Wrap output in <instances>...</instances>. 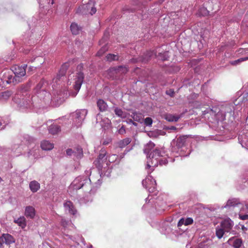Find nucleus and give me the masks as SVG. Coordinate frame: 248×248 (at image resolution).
<instances>
[{"instance_id":"obj_24","label":"nucleus","mask_w":248,"mask_h":248,"mask_svg":"<svg viewBox=\"0 0 248 248\" xmlns=\"http://www.w3.org/2000/svg\"><path fill=\"white\" fill-rule=\"evenodd\" d=\"M14 221L22 228H24L26 226V219L24 217H21Z\"/></svg>"},{"instance_id":"obj_38","label":"nucleus","mask_w":248,"mask_h":248,"mask_svg":"<svg viewBox=\"0 0 248 248\" xmlns=\"http://www.w3.org/2000/svg\"><path fill=\"white\" fill-rule=\"evenodd\" d=\"M153 123V120L150 117H147L144 119V124L147 126L151 125Z\"/></svg>"},{"instance_id":"obj_11","label":"nucleus","mask_w":248,"mask_h":248,"mask_svg":"<svg viewBox=\"0 0 248 248\" xmlns=\"http://www.w3.org/2000/svg\"><path fill=\"white\" fill-rule=\"evenodd\" d=\"M25 215L27 217L33 218L35 215V210L31 206H28L25 208Z\"/></svg>"},{"instance_id":"obj_13","label":"nucleus","mask_w":248,"mask_h":248,"mask_svg":"<svg viewBox=\"0 0 248 248\" xmlns=\"http://www.w3.org/2000/svg\"><path fill=\"white\" fill-rule=\"evenodd\" d=\"M131 139L126 138L117 142V146L120 148H124L131 142Z\"/></svg>"},{"instance_id":"obj_26","label":"nucleus","mask_w":248,"mask_h":248,"mask_svg":"<svg viewBox=\"0 0 248 248\" xmlns=\"http://www.w3.org/2000/svg\"><path fill=\"white\" fill-rule=\"evenodd\" d=\"M70 30L71 31L73 35H77L78 34V24L75 22H73L71 23L70 26Z\"/></svg>"},{"instance_id":"obj_52","label":"nucleus","mask_w":248,"mask_h":248,"mask_svg":"<svg viewBox=\"0 0 248 248\" xmlns=\"http://www.w3.org/2000/svg\"><path fill=\"white\" fill-rule=\"evenodd\" d=\"M61 222H62V225L63 226H65V225H67V222L65 220H64L63 219H62Z\"/></svg>"},{"instance_id":"obj_4","label":"nucleus","mask_w":248,"mask_h":248,"mask_svg":"<svg viewBox=\"0 0 248 248\" xmlns=\"http://www.w3.org/2000/svg\"><path fill=\"white\" fill-rule=\"evenodd\" d=\"M3 74L1 80L3 84L6 83L7 84H10L13 83L14 84H16L21 81L20 78H16L15 76H13L11 75V71L10 70H5L3 71Z\"/></svg>"},{"instance_id":"obj_41","label":"nucleus","mask_w":248,"mask_h":248,"mask_svg":"<svg viewBox=\"0 0 248 248\" xmlns=\"http://www.w3.org/2000/svg\"><path fill=\"white\" fill-rule=\"evenodd\" d=\"M185 226H188L191 225L193 223V219L191 217H187L185 219Z\"/></svg>"},{"instance_id":"obj_18","label":"nucleus","mask_w":248,"mask_h":248,"mask_svg":"<svg viewBox=\"0 0 248 248\" xmlns=\"http://www.w3.org/2000/svg\"><path fill=\"white\" fill-rule=\"evenodd\" d=\"M64 207L66 210L68 211L69 213L72 215L76 214V211L73 209L72 203L70 201H67L64 203Z\"/></svg>"},{"instance_id":"obj_63","label":"nucleus","mask_w":248,"mask_h":248,"mask_svg":"<svg viewBox=\"0 0 248 248\" xmlns=\"http://www.w3.org/2000/svg\"><path fill=\"white\" fill-rule=\"evenodd\" d=\"M2 181V179H1V178L0 177V183Z\"/></svg>"},{"instance_id":"obj_31","label":"nucleus","mask_w":248,"mask_h":248,"mask_svg":"<svg viewBox=\"0 0 248 248\" xmlns=\"http://www.w3.org/2000/svg\"><path fill=\"white\" fill-rule=\"evenodd\" d=\"M23 139H24V140L27 143H29V144L33 142V141L34 140V139L32 137H31L28 135H25L23 137Z\"/></svg>"},{"instance_id":"obj_17","label":"nucleus","mask_w":248,"mask_h":248,"mask_svg":"<svg viewBox=\"0 0 248 248\" xmlns=\"http://www.w3.org/2000/svg\"><path fill=\"white\" fill-rule=\"evenodd\" d=\"M97 106L100 111H105L107 110L108 105L102 99H99L97 102Z\"/></svg>"},{"instance_id":"obj_25","label":"nucleus","mask_w":248,"mask_h":248,"mask_svg":"<svg viewBox=\"0 0 248 248\" xmlns=\"http://www.w3.org/2000/svg\"><path fill=\"white\" fill-rule=\"evenodd\" d=\"M12 95L11 91H7L0 93V99L7 100Z\"/></svg>"},{"instance_id":"obj_43","label":"nucleus","mask_w":248,"mask_h":248,"mask_svg":"<svg viewBox=\"0 0 248 248\" xmlns=\"http://www.w3.org/2000/svg\"><path fill=\"white\" fill-rule=\"evenodd\" d=\"M185 218H181L178 221V224H177V226L178 227H181L183 225H185Z\"/></svg>"},{"instance_id":"obj_6","label":"nucleus","mask_w":248,"mask_h":248,"mask_svg":"<svg viewBox=\"0 0 248 248\" xmlns=\"http://www.w3.org/2000/svg\"><path fill=\"white\" fill-rule=\"evenodd\" d=\"M83 12L85 14L93 15L96 12V9L95 7V2L94 0H90L89 2L83 6Z\"/></svg>"},{"instance_id":"obj_46","label":"nucleus","mask_w":248,"mask_h":248,"mask_svg":"<svg viewBox=\"0 0 248 248\" xmlns=\"http://www.w3.org/2000/svg\"><path fill=\"white\" fill-rule=\"evenodd\" d=\"M111 142V139H107L105 140L102 142V144L104 145H107L109 143H110Z\"/></svg>"},{"instance_id":"obj_12","label":"nucleus","mask_w":248,"mask_h":248,"mask_svg":"<svg viewBox=\"0 0 248 248\" xmlns=\"http://www.w3.org/2000/svg\"><path fill=\"white\" fill-rule=\"evenodd\" d=\"M41 147L43 150L50 151L54 148V144L48 140H44L41 143Z\"/></svg>"},{"instance_id":"obj_57","label":"nucleus","mask_w":248,"mask_h":248,"mask_svg":"<svg viewBox=\"0 0 248 248\" xmlns=\"http://www.w3.org/2000/svg\"><path fill=\"white\" fill-rule=\"evenodd\" d=\"M132 124L135 125V126H137V124L134 122H132Z\"/></svg>"},{"instance_id":"obj_3","label":"nucleus","mask_w":248,"mask_h":248,"mask_svg":"<svg viewBox=\"0 0 248 248\" xmlns=\"http://www.w3.org/2000/svg\"><path fill=\"white\" fill-rule=\"evenodd\" d=\"M161 152L158 149H155L151 152L149 156V160H151V165L148 164V166L155 167L157 166L159 163L160 165L165 164L167 163L166 159H160Z\"/></svg>"},{"instance_id":"obj_16","label":"nucleus","mask_w":248,"mask_h":248,"mask_svg":"<svg viewBox=\"0 0 248 248\" xmlns=\"http://www.w3.org/2000/svg\"><path fill=\"white\" fill-rule=\"evenodd\" d=\"M31 190L34 193L37 192L40 187V184L36 181H32L29 184Z\"/></svg>"},{"instance_id":"obj_44","label":"nucleus","mask_w":248,"mask_h":248,"mask_svg":"<svg viewBox=\"0 0 248 248\" xmlns=\"http://www.w3.org/2000/svg\"><path fill=\"white\" fill-rule=\"evenodd\" d=\"M166 93V94L169 95L170 97H173L175 93L173 90L172 89L167 90Z\"/></svg>"},{"instance_id":"obj_15","label":"nucleus","mask_w":248,"mask_h":248,"mask_svg":"<svg viewBox=\"0 0 248 248\" xmlns=\"http://www.w3.org/2000/svg\"><path fill=\"white\" fill-rule=\"evenodd\" d=\"M50 134L52 135L57 134L61 131V127L57 124H51L48 129Z\"/></svg>"},{"instance_id":"obj_53","label":"nucleus","mask_w":248,"mask_h":248,"mask_svg":"<svg viewBox=\"0 0 248 248\" xmlns=\"http://www.w3.org/2000/svg\"><path fill=\"white\" fill-rule=\"evenodd\" d=\"M47 3L49 4L51 3V4H53L54 3V0H46Z\"/></svg>"},{"instance_id":"obj_8","label":"nucleus","mask_w":248,"mask_h":248,"mask_svg":"<svg viewBox=\"0 0 248 248\" xmlns=\"http://www.w3.org/2000/svg\"><path fill=\"white\" fill-rule=\"evenodd\" d=\"M14 238L10 234L8 233H4L0 237V246L5 243L7 245H9L15 242Z\"/></svg>"},{"instance_id":"obj_48","label":"nucleus","mask_w":248,"mask_h":248,"mask_svg":"<svg viewBox=\"0 0 248 248\" xmlns=\"http://www.w3.org/2000/svg\"><path fill=\"white\" fill-rule=\"evenodd\" d=\"M239 218L242 219V220H247V219H248V215H242L239 214Z\"/></svg>"},{"instance_id":"obj_51","label":"nucleus","mask_w":248,"mask_h":248,"mask_svg":"<svg viewBox=\"0 0 248 248\" xmlns=\"http://www.w3.org/2000/svg\"><path fill=\"white\" fill-rule=\"evenodd\" d=\"M243 210L246 211L247 212H248V203H245V205L244 207L242 208Z\"/></svg>"},{"instance_id":"obj_54","label":"nucleus","mask_w":248,"mask_h":248,"mask_svg":"<svg viewBox=\"0 0 248 248\" xmlns=\"http://www.w3.org/2000/svg\"><path fill=\"white\" fill-rule=\"evenodd\" d=\"M125 131L124 129V128H123V127H122L120 129V130H119V133H122V132L123 131Z\"/></svg>"},{"instance_id":"obj_23","label":"nucleus","mask_w":248,"mask_h":248,"mask_svg":"<svg viewBox=\"0 0 248 248\" xmlns=\"http://www.w3.org/2000/svg\"><path fill=\"white\" fill-rule=\"evenodd\" d=\"M180 118V116L170 114H167L165 116V119L169 122H177Z\"/></svg>"},{"instance_id":"obj_55","label":"nucleus","mask_w":248,"mask_h":248,"mask_svg":"<svg viewBox=\"0 0 248 248\" xmlns=\"http://www.w3.org/2000/svg\"><path fill=\"white\" fill-rule=\"evenodd\" d=\"M149 180V178H146L145 180L143 181V184H144L145 183H147V181Z\"/></svg>"},{"instance_id":"obj_20","label":"nucleus","mask_w":248,"mask_h":248,"mask_svg":"<svg viewBox=\"0 0 248 248\" xmlns=\"http://www.w3.org/2000/svg\"><path fill=\"white\" fill-rule=\"evenodd\" d=\"M131 117L134 121L138 122H141V121L143 120L142 114L137 112H132L131 115Z\"/></svg>"},{"instance_id":"obj_21","label":"nucleus","mask_w":248,"mask_h":248,"mask_svg":"<svg viewBox=\"0 0 248 248\" xmlns=\"http://www.w3.org/2000/svg\"><path fill=\"white\" fill-rule=\"evenodd\" d=\"M155 146L154 143L152 141L149 142L147 143L144 148V153L147 155H148L152 149H153Z\"/></svg>"},{"instance_id":"obj_49","label":"nucleus","mask_w":248,"mask_h":248,"mask_svg":"<svg viewBox=\"0 0 248 248\" xmlns=\"http://www.w3.org/2000/svg\"><path fill=\"white\" fill-rule=\"evenodd\" d=\"M3 124H4V125L1 127V129H4L5 128V125H6V124H5L3 120L1 117H0V127Z\"/></svg>"},{"instance_id":"obj_14","label":"nucleus","mask_w":248,"mask_h":248,"mask_svg":"<svg viewBox=\"0 0 248 248\" xmlns=\"http://www.w3.org/2000/svg\"><path fill=\"white\" fill-rule=\"evenodd\" d=\"M241 205L240 202L238 199L233 198L229 200L226 203L225 207H235L236 206H239Z\"/></svg>"},{"instance_id":"obj_47","label":"nucleus","mask_w":248,"mask_h":248,"mask_svg":"<svg viewBox=\"0 0 248 248\" xmlns=\"http://www.w3.org/2000/svg\"><path fill=\"white\" fill-rule=\"evenodd\" d=\"M82 113L84 115V116L81 118L82 119H84L85 116L87 114V110L86 109H82L79 112H78V115Z\"/></svg>"},{"instance_id":"obj_40","label":"nucleus","mask_w":248,"mask_h":248,"mask_svg":"<svg viewBox=\"0 0 248 248\" xmlns=\"http://www.w3.org/2000/svg\"><path fill=\"white\" fill-rule=\"evenodd\" d=\"M32 52H33L32 55H33V56H35V57L34 58H33V59L31 58L30 60V61L31 62H33L34 61V60L35 59L36 57H37L38 56H41L42 55L41 52H39L38 53H36V51H35L34 50H33Z\"/></svg>"},{"instance_id":"obj_39","label":"nucleus","mask_w":248,"mask_h":248,"mask_svg":"<svg viewBox=\"0 0 248 248\" xmlns=\"http://www.w3.org/2000/svg\"><path fill=\"white\" fill-rule=\"evenodd\" d=\"M115 113L117 115H118V116L121 117H122L124 115V112L120 108H115Z\"/></svg>"},{"instance_id":"obj_42","label":"nucleus","mask_w":248,"mask_h":248,"mask_svg":"<svg viewBox=\"0 0 248 248\" xmlns=\"http://www.w3.org/2000/svg\"><path fill=\"white\" fill-rule=\"evenodd\" d=\"M76 181H74L69 186V190L71 191V190H77V187L76 186Z\"/></svg>"},{"instance_id":"obj_9","label":"nucleus","mask_w":248,"mask_h":248,"mask_svg":"<svg viewBox=\"0 0 248 248\" xmlns=\"http://www.w3.org/2000/svg\"><path fill=\"white\" fill-rule=\"evenodd\" d=\"M221 226L225 232H229L232 228L233 223L230 218H227L222 221Z\"/></svg>"},{"instance_id":"obj_1","label":"nucleus","mask_w":248,"mask_h":248,"mask_svg":"<svg viewBox=\"0 0 248 248\" xmlns=\"http://www.w3.org/2000/svg\"><path fill=\"white\" fill-rule=\"evenodd\" d=\"M48 82L44 78H42L37 84L34 89L35 95L32 98L31 101L30 100L29 96L27 94L22 95L19 93L15 96L14 101L17 104L18 107L21 110L31 108V107H40L41 104H49L51 102L52 95L47 92ZM21 93H25L29 89L27 85H22L20 87Z\"/></svg>"},{"instance_id":"obj_33","label":"nucleus","mask_w":248,"mask_h":248,"mask_svg":"<svg viewBox=\"0 0 248 248\" xmlns=\"http://www.w3.org/2000/svg\"><path fill=\"white\" fill-rule=\"evenodd\" d=\"M78 91L80 89L81 85L83 82L84 79V75L81 72H78Z\"/></svg>"},{"instance_id":"obj_34","label":"nucleus","mask_w":248,"mask_h":248,"mask_svg":"<svg viewBox=\"0 0 248 248\" xmlns=\"http://www.w3.org/2000/svg\"><path fill=\"white\" fill-rule=\"evenodd\" d=\"M242 244V241L240 239H236L233 242V246L235 248H239Z\"/></svg>"},{"instance_id":"obj_28","label":"nucleus","mask_w":248,"mask_h":248,"mask_svg":"<svg viewBox=\"0 0 248 248\" xmlns=\"http://www.w3.org/2000/svg\"><path fill=\"white\" fill-rule=\"evenodd\" d=\"M225 231L222 228H217L216 229V235L220 239L222 237Z\"/></svg>"},{"instance_id":"obj_58","label":"nucleus","mask_w":248,"mask_h":248,"mask_svg":"<svg viewBox=\"0 0 248 248\" xmlns=\"http://www.w3.org/2000/svg\"><path fill=\"white\" fill-rule=\"evenodd\" d=\"M167 60H168V57H164V58L163 59V61H166Z\"/></svg>"},{"instance_id":"obj_2","label":"nucleus","mask_w":248,"mask_h":248,"mask_svg":"<svg viewBox=\"0 0 248 248\" xmlns=\"http://www.w3.org/2000/svg\"><path fill=\"white\" fill-rule=\"evenodd\" d=\"M69 66L68 63H63L58 73L52 79V87L54 91L53 95L52 96L51 102L56 106H59L64 101V93L57 90L64 85L66 80L65 74Z\"/></svg>"},{"instance_id":"obj_10","label":"nucleus","mask_w":248,"mask_h":248,"mask_svg":"<svg viewBox=\"0 0 248 248\" xmlns=\"http://www.w3.org/2000/svg\"><path fill=\"white\" fill-rule=\"evenodd\" d=\"M40 150L38 148H33L28 153V156L31 159H37L41 157Z\"/></svg>"},{"instance_id":"obj_61","label":"nucleus","mask_w":248,"mask_h":248,"mask_svg":"<svg viewBox=\"0 0 248 248\" xmlns=\"http://www.w3.org/2000/svg\"><path fill=\"white\" fill-rule=\"evenodd\" d=\"M24 53H25V54H27V53H28V51H27V50H25Z\"/></svg>"},{"instance_id":"obj_30","label":"nucleus","mask_w":248,"mask_h":248,"mask_svg":"<svg viewBox=\"0 0 248 248\" xmlns=\"http://www.w3.org/2000/svg\"><path fill=\"white\" fill-rule=\"evenodd\" d=\"M107 59L109 61H115L118 60V56L117 55L108 54L106 56Z\"/></svg>"},{"instance_id":"obj_27","label":"nucleus","mask_w":248,"mask_h":248,"mask_svg":"<svg viewBox=\"0 0 248 248\" xmlns=\"http://www.w3.org/2000/svg\"><path fill=\"white\" fill-rule=\"evenodd\" d=\"M247 60H248V57H245L244 58H240L238 60L230 62V63L232 65H236L239 64L240 62H244L245 61H246Z\"/></svg>"},{"instance_id":"obj_45","label":"nucleus","mask_w":248,"mask_h":248,"mask_svg":"<svg viewBox=\"0 0 248 248\" xmlns=\"http://www.w3.org/2000/svg\"><path fill=\"white\" fill-rule=\"evenodd\" d=\"M66 153L67 155H68V156H71L74 153L76 154V153L74 152L72 149H70V148L66 150Z\"/></svg>"},{"instance_id":"obj_60","label":"nucleus","mask_w":248,"mask_h":248,"mask_svg":"<svg viewBox=\"0 0 248 248\" xmlns=\"http://www.w3.org/2000/svg\"><path fill=\"white\" fill-rule=\"evenodd\" d=\"M78 157H80V154H79V149H78Z\"/></svg>"},{"instance_id":"obj_32","label":"nucleus","mask_w":248,"mask_h":248,"mask_svg":"<svg viewBox=\"0 0 248 248\" xmlns=\"http://www.w3.org/2000/svg\"><path fill=\"white\" fill-rule=\"evenodd\" d=\"M108 46L107 45L104 46L97 53V55L98 56H101L103 55V54L108 50Z\"/></svg>"},{"instance_id":"obj_56","label":"nucleus","mask_w":248,"mask_h":248,"mask_svg":"<svg viewBox=\"0 0 248 248\" xmlns=\"http://www.w3.org/2000/svg\"><path fill=\"white\" fill-rule=\"evenodd\" d=\"M170 129H171V130H176V129H177V128H176V127L172 126H171V127L170 128Z\"/></svg>"},{"instance_id":"obj_50","label":"nucleus","mask_w":248,"mask_h":248,"mask_svg":"<svg viewBox=\"0 0 248 248\" xmlns=\"http://www.w3.org/2000/svg\"><path fill=\"white\" fill-rule=\"evenodd\" d=\"M16 57L15 56V54H13L12 56H10V57H8L5 58V61L6 62H10L12 60L14 59V58Z\"/></svg>"},{"instance_id":"obj_35","label":"nucleus","mask_w":248,"mask_h":248,"mask_svg":"<svg viewBox=\"0 0 248 248\" xmlns=\"http://www.w3.org/2000/svg\"><path fill=\"white\" fill-rule=\"evenodd\" d=\"M116 70L118 72L123 74L126 73L128 71L127 67L123 66H120L118 67V68L116 69Z\"/></svg>"},{"instance_id":"obj_7","label":"nucleus","mask_w":248,"mask_h":248,"mask_svg":"<svg viewBox=\"0 0 248 248\" xmlns=\"http://www.w3.org/2000/svg\"><path fill=\"white\" fill-rule=\"evenodd\" d=\"M73 83V87L76 91H78V72L77 71L70 74L68 76L67 84L71 85Z\"/></svg>"},{"instance_id":"obj_5","label":"nucleus","mask_w":248,"mask_h":248,"mask_svg":"<svg viewBox=\"0 0 248 248\" xmlns=\"http://www.w3.org/2000/svg\"><path fill=\"white\" fill-rule=\"evenodd\" d=\"M27 66V64H24L22 66L15 65L12 66L11 71L16 78L21 79V78L26 75V68Z\"/></svg>"},{"instance_id":"obj_64","label":"nucleus","mask_w":248,"mask_h":248,"mask_svg":"<svg viewBox=\"0 0 248 248\" xmlns=\"http://www.w3.org/2000/svg\"><path fill=\"white\" fill-rule=\"evenodd\" d=\"M76 94H77V93L76 94H75L74 96H76Z\"/></svg>"},{"instance_id":"obj_37","label":"nucleus","mask_w":248,"mask_h":248,"mask_svg":"<svg viewBox=\"0 0 248 248\" xmlns=\"http://www.w3.org/2000/svg\"><path fill=\"white\" fill-rule=\"evenodd\" d=\"M17 151V153L19 154L21 152L20 146L18 144H15L12 148V151L16 153Z\"/></svg>"},{"instance_id":"obj_29","label":"nucleus","mask_w":248,"mask_h":248,"mask_svg":"<svg viewBox=\"0 0 248 248\" xmlns=\"http://www.w3.org/2000/svg\"><path fill=\"white\" fill-rule=\"evenodd\" d=\"M107 152L105 149L102 148L100 150V153L98 155L99 160H103L106 155H107Z\"/></svg>"},{"instance_id":"obj_62","label":"nucleus","mask_w":248,"mask_h":248,"mask_svg":"<svg viewBox=\"0 0 248 248\" xmlns=\"http://www.w3.org/2000/svg\"><path fill=\"white\" fill-rule=\"evenodd\" d=\"M71 248H76V246H71Z\"/></svg>"},{"instance_id":"obj_36","label":"nucleus","mask_w":248,"mask_h":248,"mask_svg":"<svg viewBox=\"0 0 248 248\" xmlns=\"http://www.w3.org/2000/svg\"><path fill=\"white\" fill-rule=\"evenodd\" d=\"M4 9L3 10V12H11L13 11V7H12V4H6L5 5Z\"/></svg>"},{"instance_id":"obj_19","label":"nucleus","mask_w":248,"mask_h":248,"mask_svg":"<svg viewBox=\"0 0 248 248\" xmlns=\"http://www.w3.org/2000/svg\"><path fill=\"white\" fill-rule=\"evenodd\" d=\"M68 120L71 123L72 122V125H76L78 121V111L76 110L75 112L71 113L69 116Z\"/></svg>"},{"instance_id":"obj_22","label":"nucleus","mask_w":248,"mask_h":248,"mask_svg":"<svg viewBox=\"0 0 248 248\" xmlns=\"http://www.w3.org/2000/svg\"><path fill=\"white\" fill-rule=\"evenodd\" d=\"M187 138L188 136L187 135L179 137L177 139V145L179 147H181L184 146Z\"/></svg>"},{"instance_id":"obj_59","label":"nucleus","mask_w":248,"mask_h":248,"mask_svg":"<svg viewBox=\"0 0 248 248\" xmlns=\"http://www.w3.org/2000/svg\"><path fill=\"white\" fill-rule=\"evenodd\" d=\"M132 122H134L133 120L129 119V122L132 124Z\"/></svg>"}]
</instances>
